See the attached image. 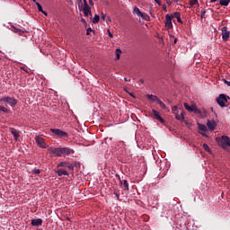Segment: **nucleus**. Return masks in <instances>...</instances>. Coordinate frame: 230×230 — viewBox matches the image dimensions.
<instances>
[{
    "label": "nucleus",
    "mask_w": 230,
    "mask_h": 230,
    "mask_svg": "<svg viewBox=\"0 0 230 230\" xmlns=\"http://www.w3.org/2000/svg\"><path fill=\"white\" fill-rule=\"evenodd\" d=\"M0 103H4L5 107H15L17 103H19V101L15 99L14 97L10 96H3L0 98Z\"/></svg>",
    "instance_id": "f257e3e1"
},
{
    "label": "nucleus",
    "mask_w": 230,
    "mask_h": 230,
    "mask_svg": "<svg viewBox=\"0 0 230 230\" xmlns=\"http://www.w3.org/2000/svg\"><path fill=\"white\" fill-rule=\"evenodd\" d=\"M75 151L71 147H64L62 146H58V157H67L73 155Z\"/></svg>",
    "instance_id": "f03ea898"
},
{
    "label": "nucleus",
    "mask_w": 230,
    "mask_h": 230,
    "mask_svg": "<svg viewBox=\"0 0 230 230\" xmlns=\"http://www.w3.org/2000/svg\"><path fill=\"white\" fill-rule=\"evenodd\" d=\"M58 168H66L70 172H75V165L69 162L62 161L58 163Z\"/></svg>",
    "instance_id": "7ed1b4c3"
},
{
    "label": "nucleus",
    "mask_w": 230,
    "mask_h": 230,
    "mask_svg": "<svg viewBox=\"0 0 230 230\" xmlns=\"http://www.w3.org/2000/svg\"><path fill=\"white\" fill-rule=\"evenodd\" d=\"M218 143H219L220 146H222V148H228V146H230L229 137L222 136V137Z\"/></svg>",
    "instance_id": "20e7f679"
},
{
    "label": "nucleus",
    "mask_w": 230,
    "mask_h": 230,
    "mask_svg": "<svg viewBox=\"0 0 230 230\" xmlns=\"http://www.w3.org/2000/svg\"><path fill=\"white\" fill-rule=\"evenodd\" d=\"M227 100H229V96H226V94H220L219 97H217V102L220 107H226Z\"/></svg>",
    "instance_id": "39448f33"
},
{
    "label": "nucleus",
    "mask_w": 230,
    "mask_h": 230,
    "mask_svg": "<svg viewBox=\"0 0 230 230\" xmlns=\"http://www.w3.org/2000/svg\"><path fill=\"white\" fill-rule=\"evenodd\" d=\"M151 118H154V119H157L158 121H160V123H164V119H163L161 117V115L159 114V111H155V110H152L149 112Z\"/></svg>",
    "instance_id": "423d86ee"
},
{
    "label": "nucleus",
    "mask_w": 230,
    "mask_h": 230,
    "mask_svg": "<svg viewBox=\"0 0 230 230\" xmlns=\"http://www.w3.org/2000/svg\"><path fill=\"white\" fill-rule=\"evenodd\" d=\"M58 139L61 142L67 141L69 139V133L62 129H58Z\"/></svg>",
    "instance_id": "0eeeda50"
},
{
    "label": "nucleus",
    "mask_w": 230,
    "mask_h": 230,
    "mask_svg": "<svg viewBox=\"0 0 230 230\" xmlns=\"http://www.w3.org/2000/svg\"><path fill=\"white\" fill-rule=\"evenodd\" d=\"M35 141L40 148H48V145L46 144V141L44 140V137H36Z\"/></svg>",
    "instance_id": "6e6552de"
},
{
    "label": "nucleus",
    "mask_w": 230,
    "mask_h": 230,
    "mask_svg": "<svg viewBox=\"0 0 230 230\" xmlns=\"http://www.w3.org/2000/svg\"><path fill=\"white\" fill-rule=\"evenodd\" d=\"M172 15L170 14H166L165 15V28H167V30H172V28H173V23L172 22Z\"/></svg>",
    "instance_id": "1a4fd4ad"
},
{
    "label": "nucleus",
    "mask_w": 230,
    "mask_h": 230,
    "mask_svg": "<svg viewBox=\"0 0 230 230\" xmlns=\"http://www.w3.org/2000/svg\"><path fill=\"white\" fill-rule=\"evenodd\" d=\"M221 32H222V39L223 40H229V37H230V32L229 31H227V27H222L221 29Z\"/></svg>",
    "instance_id": "9d476101"
},
{
    "label": "nucleus",
    "mask_w": 230,
    "mask_h": 230,
    "mask_svg": "<svg viewBox=\"0 0 230 230\" xmlns=\"http://www.w3.org/2000/svg\"><path fill=\"white\" fill-rule=\"evenodd\" d=\"M10 132L13 136V138L15 141L21 137V135L19 134V130L15 129L14 128H10Z\"/></svg>",
    "instance_id": "9b49d317"
},
{
    "label": "nucleus",
    "mask_w": 230,
    "mask_h": 230,
    "mask_svg": "<svg viewBox=\"0 0 230 230\" xmlns=\"http://www.w3.org/2000/svg\"><path fill=\"white\" fill-rule=\"evenodd\" d=\"M207 127L211 130H215V128H217V122H215V120H208L207 122Z\"/></svg>",
    "instance_id": "f8f14e48"
},
{
    "label": "nucleus",
    "mask_w": 230,
    "mask_h": 230,
    "mask_svg": "<svg viewBox=\"0 0 230 230\" xmlns=\"http://www.w3.org/2000/svg\"><path fill=\"white\" fill-rule=\"evenodd\" d=\"M31 224L34 227H39V226H42V219H40V218L32 219Z\"/></svg>",
    "instance_id": "ddd939ff"
},
{
    "label": "nucleus",
    "mask_w": 230,
    "mask_h": 230,
    "mask_svg": "<svg viewBox=\"0 0 230 230\" xmlns=\"http://www.w3.org/2000/svg\"><path fill=\"white\" fill-rule=\"evenodd\" d=\"M171 17L172 19H177V22H180V24H182V20L181 19V13L175 12L174 13L171 14Z\"/></svg>",
    "instance_id": "4468645a"
},
{
    "label": "nucleus",
    "mask_w": 230,
    "mask_h": 230,
    "mask_svg": "<svg viewBox=\"0 0 230 230\" xmlns=\"http://www.w3.org/2000/svg\"><path fill=\"white\" fill-rule=\"evenodd\" d=\"M49 154H50V155H54L55 157H58V148L50 147L49 149Z\"/></svg>",
    "instance_id": "2eb2a0df"
},
{
    "label": "nucleus",
    "mask_w": 230,
    "mask_h": 230,
    "mask_svg": "<svg viewBox=\"0 0 230 230\" xmlns=\"http://www.w3.org/2000/svg\"><path fill=\"white\" fill-rule=\"evenodd\" d=\"M84 13L85 17H89V15H93V13H91V6L84 5Z\"/></svg>",
    "instance_id": "dca6fc26"
},
{
    "label": "nucleus",
    "mask_w": 230,
    "mask_h": 230,
    "mask_svg": "<svg viewBox=\"0 0 230 230\" xmlns=\"http://www.w3.org/2000/svg\"><path fill=\"white\" fill-rule=\"evenodd\" d=\"M62 175L69 177V172L66 169H58V177H62Z\"/></svg>",
    "instance_id": "f3484780"
},
{
    "label": "nucleus",
    "mask_w": 230,
    "mask_h": 230,
    "mask_svg": "<svg viewBox=\"0 0 230 230\" xmlns=\"http://www.w3.org/2000/svg\"><path fill=\"white\" fill-rule=\"evenodd\" d=\"M147 98H148V100H151V102H157V103L161 100V99L157 98L156 95H154V94H147Z\"/></svg>",
    "instance_id": "a211bd4d"
},
{
    "label": "nucleus",
    "mask_w": 230,
    "mask_h": 230,
    "mask_svg": "<svg viewBox=\"0 0 230 230\" xmlns=\"http://www.w3.org/2000/svg\"><path fill=\"white\" fill-rule=\"evenodd\" d=\"M119 183L123 185L124 190L128 191V190H129V188H128V181L127 180H123V181L120 180Z\"/></svg>",
    "instance_id": "6ab92c4d"
},
{
    "label": "nucleus",
    "mask_w": 230,
    "mask_h": 230,
    "mask_svg": "<svg viewBox=\"0 0 230 230\" xmlns=\"http://www.w3.org/2000/svg\"><path fill=\"white\" fill-rule=\"evenodd\" d=\"M198 128L201 132H208V128L204 124L198 123Z\"/></svg>",
    "instance_id": "aec40b11"
},
{
    "label": "nucleus",
    "mask_w": 230,
    "mask_h": 230,
    "mask_svg": "<svg viewBox=\"0 0 230 230\" xmlns=\"http://www.w3.org/2000/svg\"><path fill=\"white\" fill-rule=\"evenodd\" d=\"M133 13H134L135 15H137V17H141L143 12H141V10H139L137 7H135V8L133 9Z\"/></svg>",
    "instance_id": "412c9836"
},
{
    "label": "nucleus",
    "mask_w": 230,
    "mask_h": 230,
    "mask_svg": "<svg viewBox=\"0 0 230 230\" xmlns=\"http://www.w3.org/2000/svg\"><path fill=\"white\" fill-rule=\"evenodd\" d=\"M184 108L186 109V111H188L189 112H193V107L194 106H190V104H188V102H184Z\"/></svg>",
    "instance_id": "4be33fe9"
},
{
    "label": "nucleus",
    "mask_w": 230,
    "mask_h": 230,
    "mask_svg": "<svg viewBox=\"0 0 230 230\" xmlns=\"http://www.w3.org/2000/svg\"><path fill=\"white\" fill-rule=\"evenodd\" d=\"M36 5L38 6V11L41 12V13H43L44 15H48V13H46L43 9H42V5H40L39 4V2H36Z\"/></svg>",
    "instance_id": "5701e85b"
},
{
    "label": "nucleus",
    "mask_w": 230,
    "mask_h": 230,
    "mask_svg": "<svg viewBox=\"0 0 230 230\" xmlns=\"http://www.w3.org/2000/svg\"><path fill=\"white\" fill-rule=\"evenodd\" d=\"M0 112H4V114H8L10 112V110L3 105H0Z\"/></svg>",
    "instance_id": "b1692460"
},
{
    "label": "nucleus",
    "mask_w": 230,
    "mask_h": 230,
    "mask_svg": "<svg viewBox=\"0 0 230 230\" xmlns=\"http://www.w3.org/2000/svg\"><path fill=\"white\" fill-rule=\"evenodd\" d=\"M92 22H93V24H98V23L100 22V15L95 14L94 17H93V19L92 20Z\"/></svg>",
    "instance_id": "393cba45"
},
{
    "label": "nucleus",
    "mask_w": 230,
    "mask_h": 230,
    "mask_svg": "<svg viewBox=\"0 0 230 230\" xmlns=\"http://www.w3.org/2000/svg\"><path fill=\"white\" fill-rule=\"evenodd\" d=\"M229 3V0H219V4H221V6H228Z\"/></svg>",
    "instance_id": "a878e982"
},
{
    "label": "nucleus",
    "mask_w": 230,
    "mask_h": 230,
    "mask_svg": "<svg viewBox=\"0 0 230 230\" xmlns=\"http://www.w3.org/2000/svg\"><path fill=\"white\" fill-rule=\"evenodd\" d=\"M140 17H142L144 21H150V16L146 13H142V14H140Z\"/></svg>",
    "instance_id": "bb28decb"
},
{
    "label": "nucleus",
    "mask_w": 230,
    "mask_h": 230,
    "mask_svg": "<svg viewBox=\"0 0 230 230\" xmlns=\"http://www.w3.org/2000/svg\"><path fill=\"white\" fill-rule=\"evenodd\" d=\"M115 53H116V60H119V58H120V57H121V49H116V51H115Z\"/></svg>",
    "instance_id": "cd10ccee"
},
{
    "label": "nucleus",
    "mask_w": 230,
    "mask_h": 230,
    "mask_svg": "<svg viewBox=\"0 0 230 230\" xmlns=\"http://www.w3.org/2000/svg\"><path fill=\"white\" fill-rule=\"evenodd\" d=\"M158 105L161 107V109H164V111H166V109H168V107H166V104H164V102H163V101H158Z\"/></svg>",
    "instance_id": "c85d7f7f"
},
{
    "label": "nucleus",
    "mask_w": 230,
    "mask_h": 230,
    "mask_svg": "<svg viewBox=\"0 0 230 230\" xmlns=\"http://www.w3.org/2000/svg\"><path fill=\"white\" fill-rule=\"evenodd\" d=\"M13 31L14 33H18V35H24V31L21 29L14 28Z\"/></svg>",
    "instance_id": "c756f323"
},
{
    "label": "nucleus",
    "mask_w": 230,
    "mask_h": 230,
    "mask_svg": "<svg viewBox=\"0 0 230 230\" xmlns=\"http://www.w3.org/2000/svg\"><path fill=\"white\" fill-rule=\"evenodd\" d=\"M203 148L205 152H208V154H211V149L209 148V146H208V144H203Z\"/></svg>",
    "instance_id": "7c9ffc66"
},
{
    "label": "nucleus",
    "mask_w": 230,
    "mask_h": 230,
    "mask_svg": "<svg viewBox=\"0 0 230 230\" xmlns=\"http://www.w3.org/2000/svg\"><path fill=\"white\" fill-rule=\"evenodd\" d=\"M199 4V0H190V6H195V4Z\"/></svg>",
    "instance_id": "2f4dec72"
},
{
    "label": "nucleus",
    "mask_w": 230,
    "mask_h": 230,
    "mask_svg": "<svg viewBox=\"0 0 230 230\" xmlns=\"http://www.w3.org/2000/svg\"><path fill=\"white\" fill-rule=\"evenodd\" d=\"M172 114H178L179 110H178L177 106H174L172 108Z\"/></svg>",
    "instance_id": "473e14b6"
},
{
    "label": "nucleus",
    "mask_w": 230,
    "mask_h": 230,
    "mask_svg": "<svg viewBox=\"0 0 230 230\" xmlns=\"http://www.w3.org/2000/svg\"><path fill=\"white\" fill-rule=\"evenodd\" d=\"M192 112H194L195 114H200V110L194 106L192 108Z\"/></svg>",
    "instance_id": "72a5a7b5"
},
{
    "label": "nucleus",
    "mask_w": 230,
    "mask_h": 230,
    "mask_svg": "<svg viewBox=\"0 0 230 230\" xmlns=\"http://www.w3.org/2000/svg\"><path fill=\"white\" fill-rule=\"evenodd\" d=\"M50 130H51L52 134H55V136H58V129H57V128H52V129H50Z\"/></svg>",
    "instance_id": "f704fd0d"
},
{
    "label": "nucleus",
    "mask_w": 230,
    "mask_h": 230,
    "mask_svg": "<svg viewBox=\"0 0 230 230\" xmlns=\"http://www.w3.org/2000/svg\"><path fill=\"white\" fill-rule=\"evenodd\" d=\"M32 173H34V175H39V173H40V171L39 169H33Z\"/></svg>",
    "instance_id": "c9c22d12"
},
{
    "label": "nucleus",
    "mask_w": 230,
    "mask_h": 230,
    "mask_svg": "<svg viewBox=\"0 0 230 230\" xmlns=\"http://www.w3.org/2000/svg\"><path fill=\"white\" fill-rule=\"evenodd\" d=\"M175 119H178V121H182V119H181V115H179V113L175 114Z\"/></svg>",
    "instance_id": "e433bc0d"
},
{
    "label": "nucleus",
    "mask_w": 230,
    "mask_h": 230,
    "mask_svg": "<svg viewBox=\"0 0 230 230\" xmlns=\"http://www.w3.org/2000/svg\"><path fill=\"white\" fill-rule=\"evenodd\" d=\"M101 18L102 19V21H105V19H107V14L102 13H101Z\"/></svg>",
    "instance_id": "4c0bfd02"
},
{
    "label": "nucleus",
    "mask_w": 230,
    "mask_h": 230,
    "mask_svg": "<svg viewBox=\"0 0 230 230\" xmlns=\"http://www.w3.org/2000/svg\"><path fill=\"white\" fill-rule=\"evenodd\" d=\"M201 19H206V11L201 12Z\"/></svg>",
    "instance_id": "58836bf2"
},
{
    "label": "nucleus",
    "mask_w": 230,
    "mask_h": 230,
    "mask_svg": "<svg viewBox=\"0 0 230 230\" xmlns=\"http://www.w3.org/2000/svg\"><path fill=\"white\" fill-rule=\"evenodd\" d=\"M155 3H156V4H159V6H161V0H154Z\"/></svg>",
    "instance_id": "ea45409f"
},
{
    "label": "nucleus",
    "mask_w": 230,
    "mask_h": 230,
    "mask_svg": "<svg viewBox=\"0 0 230 230\" xmlns=\"http://www.w3.org/2000/svg\"><path fill=\"white\" fill-rule=\"evenodd\" d=\"M180 116L181 118V121H184V112H181Z\"/></svg>",
    "instance_id": "a19ab883"
},
{
    "label": "nucleus",
    "mask_w": 230,
    "mask_h": 230,
    "mask_svg": "<svg viewBox=\"0 0 230 230\" xmlns=\"http://www.w3.org/2000/svg\"><path fill=\"white\" fill-rule=\"evenodd\" d=\"M90 31H93V29H92V28H88V29L86 30L87 35H89V32H90Z\"/></svg>",
    "instance_id": "79ce46f5"
},
{
    "label": "nucleus",
    "mask_w": 230,
    "mask_h": 230,
    "mask_svg": "<svg viewBox=\"0 0 230 230\" xmlns=\"http://www.w3.org/2000/svg\"><path fill=\"white\" fill-rule=\"evenodd\" d=\"M224 82H225V84H226V85H228V87H230V82L229 81L225 79Z\"/></svg>",
    "instance_id": "37998d69"
},
{
    "label": "nucleus",
    "mask_w": 230,
    "mask_h": 230,
    "mask_svg": "<svg viewBox=\"0 0 230 230\" xmlns=\"http://www.w3.org/2000/svg\"><path fill=\"white\" fill-rule=\"evenodd\" d=\"M84 6H89V4H87V0H84Z\"/></svg>",
    "instance_id": "c03bdc74"
},
{
    "label": "nucleus",
    "mask_w": 230,
    "mask_h": 230,
    "mask_svg": "<svg viewBox=\"0 0 230 230\" xmlns=\"http://www.w3.org/2000/svg\"><path fill=\"white\" fill-rule=\"evenodd\" d=\"M78 6H79V9L82 8V0H79Z\"/></svg>",
    "instance_id": "a18cd8bd"
},
{
    "label": "nucleus",
    "mask_w": 230,
    "mask_h": 230,
    "mask_svg": "<svg viewBox=\"0 0 230 230\" xmlns=\"http://www.w3.org/2000/svg\"><path fill=\"white\" fill-rule=\"evenodd\" d=\"M109 37H112V33H111V31L108 30Z\"/></svg>",
    "instance_id": "49530a36"
},
{
    "label": "nucleus",
    "mask_w": 230,
    "mask_h": 230,
    "mask_svg": "<svg viewBox=\"0 0 230 230\" xmlns=\"http://www.w3.org/2000/svg\"><path fill=\"white\" fill-rule=\"evenodd\" d=\"M89 4H94V3L93 2V0H89Z\"/></svg>",
    "instance_id": "de8ad7c7"
},
{
    "label": "nucleus",
    "mask_w": 230,
    "mask_h": 230,
    "mask_svg": "<svg viewBox=\"0 0 230 230\" xmlns=\"http://www.w3.org/2000/svg\"><path fill=\"white\" fill-rule=\"evenodd\" d=\"M125 82H130V79H128L127 77L124 78Z\"/></svg>",
    "instance_id": "09e8293b"
},
{
    "label": "nucleus",
    "mask_w": 230,
    "mask_h": 230,
    "mask_svg": "<svg viewBox=\"0 0 230 230\" xmlns=\"http://www.w3.org/2000/svg\"><path fill=\"white\" fill-rule=\"evenodd\" d=\"M115 197H116L117 199H119V194L116 193V194H115Z\"/></svg>",
    "instance_id": "8fccbe9b"
},
{
    "label": "nucleus",
    "mask_w": 230,
    "mask_h": 230,
    "mask_svg": "<svg viewBox=\"0 0 230 230\" xmlns=\"http://www.w3.org/2000/svg\"><path fill=\"white\" fill-rule=\"evenodd\" d=\"M218 0H210V3H217Z\"/></svg>",
    "instance_id": "3c124183"
},
{
    "label": "nucleus",
    "mask_w": 230,
    "mask_h": 230,
    "mask_svg": "<svg viewBox=\"0 0 230 230\" xmlns=\"http://www.w3.org/2000/svg\"><path fill=\"white\" fill-rule=\"evenodd\" d=\"M139 82H141L142 84H145V80L140 79Z\"/></svg>",
    "instance_id": "603ef678"
},
{
    "label": "nucleus",
    "mask_w": 230,
    "mask_h": 230,
    "mask_svg": "<svg viewBox=\"0 0 230 230\" xmlns=\"http://www.w3.org/2000/svg\"><path fill=\"white\" fill-rule=\"evenodd\" d=\"M174 44H177V38L174 39Z\"/></svg>",
    "instance_id": "864d4df0"
},
{
    "label": "nucleus",
    "mask_w": 230,
    "mask_h": 230,
    "mask_svg": "<svg viewBox=\"0 0 230 230\" xmlns=\"http://www.w3.org/2000/svg\"><path fill=\"white\" fill-rule=\"evenodd\" d=\"M33 1V3H37V0H32Z\"/></svg>",
    "instance_id": "5fc2aeb1"
}]
</instances>
